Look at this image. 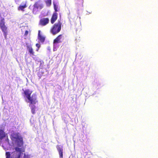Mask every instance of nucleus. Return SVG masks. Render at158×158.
Returning a JSON list of instances; mask_svg holds the SVG:
<instances>
[{"instance_id": "21", "label": "nucleus", "mask_w": 158, "mask_h": 158, "mask_svg": "<svg viewBox=\"0 0 158 158\" xmlns=\"http://www.w3.org/2000/svg\"><path fill=\"white\" fill-rule=\"evenodd\" d=\"M54 10H55V12H56L57 11H58L57 10L58 7H57V6H56V4L54 5Z\"/></svg>"}, {"instance_id": "3", "label": "nucleus", "mask_w": 158, "mask_h": 158, "mask_svg": "<svg viewBox=\"0 0 158 158\" xmlns=\"http://www.w3.org/2000/svg\"><path fill=\"white\" fill-rule=\"evenodd\" d=\"M44 5L40 1H38L35 2L33 5V13L36 14L39 11L43 8Z\"/></svg>"}, {"instance_id": "22", "label": "nucleus", "mask_w": 158, "mask_h": 158, "mask_svg": "<svg viewBox=\"0 0 158 158\" xmlns=\"http://www.w3.org/2000/svg\"><path fill=\"white\" fill-rule=\"evenodd\" d=\"M36 46L37 47V48H38V49L37 50V51H38V50L39 49V48L40 47V44L37 43L36 44Z\"/></svg>"}, {"instance_id": "12", "label": "nucleus", "mask_w": 158, "mask_h": 158, "mask_svg": "<svg viewBox=\"0 0 158 158\" xmlns=\"http://www.w3.org/2000/svg\"><path fill=\"white\" fill-rule=\"evenodd\" d=\"M23 94L27 99L31 96L32 92L29 89H26L24 90L23 89Z\"/></svg>"}, {"instance_id": "13", "label": "nucleus", "mask_w": 158, "mask_h": 158, "mask_svg": "<svg viewBox=\"0 0 158 158\" xmlns=\"http://www.w3.org/2000/svg\"><path fill=\"white\" fill-rule=\"evenodd\" d=\"M1 28L3 33V35L4 36L5 38L6 39L7 35V27L6 26H5Z\"/></svg>"}, {"instance_id": "17", "label": "nucleus", "mask_w": 158, "mask_h": 158, "mask_svg": "<svg viewBox=\"0 0 158 158\" xmlns=\"http://www.w3.org/2000/svg\"><path fill=\"white\" fill-rule=\"evenodd\" d=\"M5 26V22L4 21V19H2L0 22V28Z\"/></svg>"}, {"instance_id": "23", "label": "nucleus", "mask_w": 158, "mask_h": 158, "mask_svg": "<svg viewBox=\"0 0 158 158\" xmlns=\"http://www.w3.org/2000/svg\"><path fill=\"white\" fill-rule=\"evenodd\" d=\"M14 1L16 4L19 3L20 1V0H14Z\"/></svg>"}, {"instance_id": "9", "label": "nucleus", "mask_w": 158, "mask_h": 158, "mask_svg": "<svg viewBox=\"0 0 158 158\" xmlns=\"http://www.w3.org/2000/svg\"><path fill=\"white\" fill-rule=\"evenodd\" d=\"M63 147L60 145H57L56 146V148L59 152L60 158H63Z\"/></svg>"}, {"instance_id": "24", "label": "nucleus", "mask_w": 158, "mask_h": 158, "mask_svg": "<svg viewBox=\"0 0 158 158\" xmlns=\"http://www.w3.org/2000/svg\"><path fill=\"white\" fill-rule=\"evenodd\" d=\"M28 31H26L24 34L25 35H27L28 34Z\"/></svg>"}, {"instance_id": "25", "label": "nucleus", "mask_w": 158, "mask_h": 158, "mask_svg": "<svg viewBox=\"0 0 158 158\" xmlns=\"http://www.w3.org/2000/svg\"><path fill=\"white\" fill-rule=\"evenodd\" d=\"M1 112H0V116H1Z\"/></svg>"}, {"instance_id": "16", "label": "nucleus", "mask_w": 158, "mask_h": 158, "mask_svg": "<svg viewBox=\"0 0 158 158\" xmlns=\"http://www.w3.org/2000/svg\"><path fill=\"white\" fill-rule=\"evenodd\" d=\"M75 4L77 6H82L83 2V0H75Z\"/></svg>"}, {"instance_id": "20", "label": "nucleus", "mask_w": 158, "mask_h": 158, "mask_svg": "<svg viewBox=\"0 0 158 158\" xmlns=\"http://www.w3.org/2000/svg\"><path fill=\"white\" fill-rule=\"evenodd\" d=\"M22 158H30V156L26 154L25 153L24 154L23 157Z\"/></svg>"}, {"instance_id": "10", "label": "nucleus", "mask_w": 158, "mask_h": 158, "mask_svg": "<svg viewBox=\"0 0 158 158\" xmlns=\"http://www.w3.org/2000/svg\"><path fill=\"white\" fill-rule=\"evenodd\" d=\"M58 18L57 14L56 12L53 13L51 19V23L53 24L57 19Z\"/></svg>"}, {"instance_id": "18", "label": "nucleus", "mask_w": 158, "mask_h": 158, "mask_svg": "<svg viewBox=\"0 0 158 158\" xmlns=\"http://www.w3.org/2000/svg\"><path fill=\"white\" fill-rule=\"evenodd\" d=\"M52 0H45V2L46 3V5L48 6H50L51 4Z\"/></svg>"}, {"instance_id": "19", "label": "nucleus", "mask_w": 158, "mask_h": 158, "mask_svg": "<svg viewBox=\"0 0 158 158\" xmlns=\"http://www.w3.org/2000/svg\"><path fill=\"white\" fill-rule=\"evenodd\" d=\"M36 107L35 106H32L31 107V110L32 113L33 114H34L35 113Z\"/></svg>"}, {"instance_id": "8", "label": "nucleus", "mask_w": 158, "mask_h": 158, "mask_svg": "<svg viewBox=\"0 0 158 158\" xmlns=\"http://www.w3.org/2000/svg\"><path fill=\"white\" fill-rule=\"evenodd\" d=\"M27 1H23L21 4L18 7V10L24 11V9L27 7Z\"/></svg>"}, {"instance_id": "6", "label": "nucleus", "mask_w": 158, "mask_h": 158, "mask_svg": "<svg viewBox=\"0 0 158 158\" xmlns=\"http://www.w3.org/2000/svg\"><path fill=\"white\" fill-rule=\"evenodd\" d=\"M49 23V19L48 18H44L40 19L39 24L42 26H44Z\"/></svg>"}, {"instance_id": "5", "label": "nucleus", "mask_w": 158, "mask_h": 158, "mask_svg": "<svg viewBox=\"0 0 158 158\" xmlns=\"http://www.w3.org/2000/svg\"><path fill=\"white\" fill-rule=\"evenodd\" d=\"M64 39V37L63 35L62 34L60 35L54 40L53 43L54 44H56L61 43Z\"/></svg>"}, {"instance_id": "15", "label": "nucleus", "mask_w": 158, "mask_h": 158, "mask_svg": "<svg viewBox=\"0 0 158 158\" xmlns=\"http://www.w3.org/2000/svg\"><path fill=\"white\" fill-rule=\"evenodd\" d=\"M6 135L4 131L0 129V140H2L3 138L6 137Z\"/></svg>"}, {"instance_id": "14", "label": "nucleus", "mask_w": 158, "mask_h": 158, "mask_svg": "<svg viewBox=\"0 0 158 158\" xmlns=\"http://www.w3.org/2000/svg\"><path fill=\"white\" fill-rule=\"evenodd\" d=\"M38 39L42 43L44 42L45 40V37L41 35L40 31V30H39L38 31Z\"/></svg>"}, {"instance_id": "7", "label": "nucleus", "mask_w": 158, "mask_h": 158, "mask_svg": "<svg viewBox=\"0 0 158 158\" xmlns=\"http://www.w3.org/2000/svg\"><path fill=\"white\" fill-rule=\"evenodd\" d=\"M21 137L19 133H14L11 135L10 138L12 140L15 141Z\"/></svg>"}, {"instance_id": "1", "label": "nucleus", "mask_w": 158, "mask_h": 158, "mask_svg": "<svg viewBox=\"0 0 158 158\" xmlns=\"http://www.w3.org/2000/svg\"><path fill=\"white\" fill-rule=\"evenodd\" d=\"M17 147L15 148V151L11 153L10 155L9 152L6 153V158H20L23 152H25V149L23 147L19 148L23 146V141L22 137L15 140Z\"/></svg>"}, {"instance_id": "11", "label": "nucleus", "mask_w": 158, "mask_h": 158, "mask_svg": "<svg viewBox=\"0 0 158 158\" xmlns=\"http://www.w3.org/2000/svg\"><path fill=\"white\" fill-rule=\"evenodd\" d=\"M27 50L31 56H35V52H34L32 47L29 45H27Z\"/></svg>"}, {"instance_id": "4", "label": "nucleus", "mask_w": 158, "mask_h": 158, "mask_svg": "<svg viewBox=\"0 0 158 158\" xmlns=\"http://www.w3.org/2000/svg\"><path fill=\"white\" fill-rule=\"evenodd\" d=\"M27 102L31 104L35 105L38 102L37 100V95L35 94H33L27 99Z\"/></svg>"}, {"instance_id": "2", "label": "nucleus", "mask_w": 158, "mask_h": 158, "mask_svg": "<svg viewBox=\"0 0 158 158\" xmlns=\"http://www.w3.org/2000/svg\"><path fill=\"white\" fill-rule=\"evenodd\" d=\"M61 24L60 21H59L55 23L50 28V32L53 35H55L60 32L61 30Z\"/></svg>"}]
</instances>
